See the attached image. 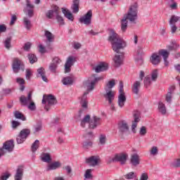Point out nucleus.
Returning a JSON list of instances; mask_svg holds the SVG:
<instances>
[{"label":"nucleus","instance_id":"f03ea898","mask_svg":"<svg viewBox=\"0 0 180 180\" xmlns=\"http://www.w3.org/2000/svg\"><path fill=\"white\" fill-rule=\"evenodd\" d=\"M137 3H134L130 6L129 10L127 15H124L123 19L121 20V30L122 33H124L127 30V20L134 23L137 19Z\"/></svg>","mask_w":180,"mask_h":180},{"label":"nucleus","instance_id":"37998d69","mask_svg":"<svg viewBox=\"0 0 180 180\" xmlns=\"http://www.w3.org/2000/svg\"><path fill=\"white\" fill-rule=\"evenodd\" d=\"M84 137L87 141H91L94 140V137H95V136L94 135V132L90 131L84 135Z\"/></svg>","mask_w":180,"mask_h":180},{"label":"nucleus","instance_id":"603ef678","mask_svg":"<svg viewBox=\"0 0 180 180\" xmlns=\"http://www.w3.org/2000/svg\"><path fill=\"white\" fill-rule=\"evenodd\" d=\"M151 155H157L158 154V148L157 146H153L150 149Z\"/></svg>","mask_w":180,"mask_h":180},{"label":"nucleus","instance_id":"393cba45","mask_svg":"<svg viewBox=\"0 0 180 180\" xmlns=\"http://www.w3.org/2000/svg\"><path fill=\"white\" fill-rule=\"evenodd\" d=\"M72 13H78L79 12V0H74L71 6Z\"/></svg>","mask_w":180,"mask_h":180},{"label":"nucleus","instance_id":"f3484780","mask_svg":"<svg viewBox=\"0 0 180 180\" xmlns=\"http://www.w3.org/2000/svg\"><path fill=\"white\" fill-rule=\"evenodd\" d=\"M140 161H141L140 155L137 153H134L130 157L129 163L132 167H137L140 165Z\"/></svg>","mask_w":180,"mask_h":180},{"label":"nucleus","instance_id":"6ab92c4d","mask_svg":"<svg viewBox=\"0 0 180 180\" xmlns=\"http://www.w3.org/2000/svg\"><path fill=\"white\" fill-rule=\"evenodd\" d=\"M158 54L154 53L151 55L150 58V61L151 64H153V65H158V64L161 63V55H160V53Z\"/></svg>","mask_w":180,"mask_h":180},{"label":"nucleus","instance_id":"b1692460","mask_svg":"<svg viewBox=\"0 0 180 180\" xmlns=\"http://www.w3.org/2000/svg\"><path fill=\"white\" fill-rule=\"evenodd\" d=\"M61 167V162L57 161L49 164L47 166L46 171H54L55 169H58Z\"/></svg>","mask_w":180,"mask_h":180},{"label":"nucleus","instance_id":"69168bd1","mask_svg":"<svg viewBox=\"0 0 180 180\" xmlns=\"http://www.w3.org/2000/svg\"><path fill=\"white\" fill-rule=\"evenodd\" d=\"M39 53H41V54H44L46 53V48L41 44L39 46Z\"/></svg>","mask_w":180,"mask_h":180},{"label":"nucleus","instance_id":"de8ad7c7","mask_svg":"<svg viewBox=\"0 0 180 180\" xmlns=\"http://www.w3.org/2000/svg\"><path fill=\"white\" fill-rule=\"evenodd\" d=\"M91 172H92V169H91L86 170V172L84 174V178H86V179H92L93 176Z\"/></svg>","mask_w":180,"mask_h":180},{"label":"nucleus","instance_id":"423d86ee","mask_svg":"<svg viewBox=\"0 0 180 180\" xmlns=\"http://www.w3.org/2000/svg\"><path fill=\"white\" fill-rule=\"evenodd\" d=\"M20 103H22V105H24L25 106H26L27 103H30L28 105V109H30V110H32V112L36 110V104L32 100V91H30L28 93L27 98H26V96L23 95L21 96L20 97Z\"/></svg>","mask_w":180,"mask_h":180},{"label":"nucleus","instance_id":"052dcab7","mask_svg":"<svg viewBox=\"0 0 180 180\" xmlns=\"http://www.w3.org/2000/svg\"><path fill=\"white\" fill-rule=\"evenodd\" d=\"M11 124H12L13 129H16V127H18V126H20V122L13 120L12 121Z\"/></svg>","mask_w":180,"mask_h":180},{"label":"nucleus","instance_id":"f257e3e1","mask_svg":"<svg viewBox=\"0 0 180 180\" xmlns=\"http://www.w3.org/2000/svg\"><path fill=\"white\" fill-rule=\"evenodd\" d=\"M108 41L110 42L113 51L117 54L113 58L114 67L119 68L122 64H123V60H122V56L123 53H120V51L126 47V41H124L116 32L113 30H110V34L108 37ZM120 54V55H117Z\"/></svg>","mask_w":180,"mask_h":180},{"label":"nucleus","instance_id":"bb28decb","mask_svg":"<svg viewBox=\"0 0 180 180\" xmlns=\"http://www.w3.org/2000/svg\"><path fill=\"white\" fill-rule=\"evenodd\" d=\"M57 8L55 10V15L56 16V20L58 23L60 25V26H64L65 25V22H64V18L63 16L60 15V11H57Z\"/></svg>","mask_w":180,"mask_h":180},{"label":"nucleus","instance_id":"09e8293b","mask_svg":"<svg viewBox=\"0 0 180 180\" xmlns=\"http://www.w3.org/2000/svg\"><path fill=\"white\" fill-rule=\"evenodd\" d=\"M41 131V124H37L34 126V134L39 133V131Z\"/></svg>","mask_w":180,"mask_h":180},{"label":"nucleus","instance_id":"8fccbe9b","mask_svg":"<svg viewBox=\"0 0 180 180\" xmlns=\"http://www.w3.org/2000/svg\"><path fill=\"white\" fill-rule=\"evenodd\" d=\"M144 85L146 88H148V86H150L151 85V78H150V77H145Z\"/></svg>","mask_w":180,"mask_h":180},{"label":"nucleus","instance_id":"a211bd4d","mask_svg":"<svg viewBox=\"0 0 180 180\" xmlns=\"http://www.w3.org/2000/svg\"><path fill=\"white\" fill-rule=\"evenodd\" d=\"M139 122H140V112L139 111H135L134 112V121L131 125L133 133H136V127H137V123H139Z\"/></svg>","mask_w":180,"mask_h":180},{"label":"nucleus","instance_id":"f704fd0d","mask_svg":"<svg viewBox=\"0 0 180 180\" xmlns=\"http://www.w3.org/2000/svg\"><path fill=\"white\" fill-rule=\"evenodd\" d=\"M45 37L49 43H53V41H54L55 36L51 32L45 30Z\"/></svg>","mask_w":180,"mask_h":180},{"label":"nucleus","instance_id":"a19ab883","mask_svg":"<svg viewBox=\"0 0 180 180\" xmlns=\"http://www.w3.org/2000/svg\"><path fill=\"white\" fill-rule=\"evenodd\" d=\"M99 143L101 146H105L106 144V135L101 134L98 138Z\"/></svg>","mask_w":180,"mask_h":180},{"label":"nucleus","instance_id":"0e129e2a","mask_svg":"<svg viewBox=\"0 0 180 180\" xmlns=\"http://www.w3.org/2000/svg\"><path fill=\"white\" fill-rule=\"evenodd\" d=\"M148 174L146 173H143L140 177V180H148Z\"/></svg>","mask_w":180,"mask_h":180},{"label":"nucleus","instance_id":"ea45409f","mask_svg":"<svg viewBox=\"0 0 180 180\" xmlns=\"http://www.w3.org/2000/svg\"><path fill=\"white\" fill-rule=\"evenodd\" d=\"M27 57L30 64H34V63H37V57L36 55L33 53H29Z\"/></svg>","mask_w":180,"mask_h":180},{"label":"nucleus","instance_id":"2f4dec72","mask_svg":"<svg viewBox=\"0 0 180 180\" xmlns=\"http://www.w3.org/2000/svg\"><path fill=\"white\" fill-rule=\"evenodd\" d=\"M140 86H141V83L139 81H136L132 86V92L135 95H139V92L140 91Z\"/></svg>","mask_w":180,"mask_h":180},{"label":"nucleus","instance_id":"680f3d73","mask_svg":"<svg viewBox=\"0 0 180 180\" xmlns=\"http://www.w3.org/2000/svg\"><path fill=\"white\" fill-rule=\"evenodd\" d=\"M9 176H11V174L9 173H4L1 177H0V180H6L8 179V178H9Z\"/></svg>","mask_w":180,"mask_h":180},{"label":"nucleus","instance_id":"c756f323","mask_svg":"<svg viewBox=\"0 0 180 180\" xmlns=\"http://www.w3.org/2000/svg\"><path fill=\"white\" fill-rule=\"evenodd\" d=\"M88 94L89 92H84L83 96L81 97L80 103L82 105V107L84 109H86V108H88V101H86L88 98L86 95H88Z\"/></svg>","mask_w":180,"mask_h":180},{"label":"nucleus","instance_id":"4be33fe9","mask_svg":"<svg viewBox=\"0 0 180 180\" xmlns=\"http://www.w3.org/2000/svg\"><path fill=\"white\" fill-rule=\"evenodd\" d=\"M108 68V64L106 63H101L98 65H96L95 68H93V70H95V72H102L103 71H106Z\"/></svg>","mask_w":180,"mask_h":180},{"label":"nucleus","instance_id":"473e14b6","mask_svg":"<svg viewBox=\"0 0 180 180\" xmlns=\"http://www.w3.org/2000/svg\"><path fill=\"white\" fill-rule=\"evenodd\" d=\"M41 160L44 162H47L48 164L51 162V155L49 153H44L41 155Z\"/></svg>","mask_w":180,"mask_h":180},{"label":"nucleus","instance_id":"4468645a","mask_svg":"<svg viewBox=\"0 0 180 180\" xmlns=\"http://www.w3.org/2000/svg\"><path fill=\"white\" fill-rule=\"evenodd\" d=\"M80 23L89 25L92 20V10H89L84 16L79 18Z\"/></svg>","mask_w":180,"mask_h":180},{"label":"nucleus","instance_id":"3c124183","mask_svg":"<svg viewBox=\"0 0 180 180\" xmlns=\"http://www.w3.org/2000/svg\"><path fill=\"white\" fill-rule=\"evenodd\" d=\"M63 169H65V171H66L68 175L71 174L72 172V167H71V166L70 165H66L63 167Z\"/></svg>","mask_w":180,"mask_h":180},{"label":"nucleus","instance_id":"c85d7f7f","mask_svg":"<svg viewBox=\"0 0 180 180\" xmlns=\"http://www.w3.org/2000/svg\"><path fill=\"white\" fill-rule=\"evenodd\" d=\"M74 76H68L62 79L63 85H72L74 84Z\"/></svg>","mask_w":180,"mask_h":180},{"label":"nucleus","instance_id":"774afa93","mask_svg":"<svg viewBox=\"0 0 180 180\" xmlns=\"http://www.w3.org/2000/svg\"><path fill=\"white\" fill-rule=\"evenodd\" d=\"M175 91V86H171L169 89L167 94H174V91Z\"/></svg>","mask_w":180,"mask_h":180},{"label":"nucleus","instance_id":"13d9d810","mask_svg":"<svg viewBox=\"0 0 180 180\" xmlns=\"http://www.w3.org/2000/svg\"><path fill=\"white\" fill-rule=\"evenodd\" d=\"M52 64H55V65H57L58 67V64L61 63V60L58 58V57H55L52 60Z\"/></svg>","mask_w":180,"mask_h":180},{"label":"nucleus","instance_id":"7ed1b4c3","mask_svg":"<svg viewBox=\"0 0 180 180\" xmlns=\"http://www.w3.org/2000/svg\"><path fill=\"white\" fill-rule=\"evenodd\" d=\"M116 85L115 79L109 81L104 87L105 94H103V98L108 103L112 104V102L115 101V91H112V89Z\"/></svg>","mask_w":180,"mask_h":180},{"label":"nucleus","instance_id":"a18cd8bd","mask_svg":"<svg viewBox=\"0 0 180 180\" xmlns=\"http://www.w3.org/2000/svg\"><path fill=\"white\" fill-rule=\"evenodd\" d=\"M11 41H12L11 37L6 38L4 41V46H5L6 49H7L8 50H9V49H11Z\"/></svg>","mask_w":180,"mask_h":180},{"label":"nucleus","instance_id":"864d4df0","mask_svg":"<svg viewBox=\"0 0 180 180\" xmlns=\"http://www.w3.org/2000/svg\"><path fill=\"white\" fill-rule=\"evenodd\" d=\"M140 136H146L147 134V128L146 127H141L139 131Z\"/></svg>","mask_w":180,"mask_h":180},{"label":"nucleus","instance_id":"bf43d9fd","mask_svg":"<svg viewBox=\"0 0 180 180\" xmlns=\"http://www.w3.org/2000/svg\"><path fill=\"white\" fill-rule=\"evenodd\" d=\"M172 4H170L169 6L171 9H178V4H176V2H175L174 0H172Z\"/></svg>","mask_w":180,"mask_h":180},{"label":"nucleus","instance_id":"79ce46f5","mask_svg":"<svg viewBox=\"0 0 180 180\" xmlns=\"http://www.w3.org/2000/svg\"><path fill=\"white\" fill-rule=\"evenodd\" d=\"M171 166L173 168H180V158L175 159L172 163Z\"/></svg>","mask_w":180,"mask_h":180},{"label":"nucleus","instance_id":"aec40b11","mask_svg":"<svg viewBox=\"0 0 180 180\" xmlns=\"http://www.w3.org/2000/svg\"><path fill=\"white\" fill-rule=\"evenodd\" d=\"M118 129L120 133L124 134V133H127V131H129V124H127L126 121H120L118 123Z\"/></svg>","mask_w":180,"mask_h":180},{"label":"nucleus","instance_id":"4c0bfd02","mask_svg":"<svg viewBox=\"0 0 180 180\" xmlns=\"http://www.w3.org/2000/svg\"><path fill=\"white\" fill-rule=\"evenodd\" d=\"M23 23L27 30H30V28L32 27V22L30 21V20L25 17L23 18Z\"/></svg>","mask_w":180,"mask_h":180},{"label":"nucleus","instance_id":"a878e982","mask_svg":"<svg viewBox=\"0 0 180 180\" xmlns=\"http://www.w3.org/2000/svg\"><path fill=\"white\" fill-rule=\"evenodd\" d=\"M158 110L159 113H161V115H167V107L165 106V104H164V103L162 101L158 103Z\"/></svg>","mask_w":180,"mask_h":180},{"label":"nucleus","instance_id":"1a4fd4ad","mask_svg":"<svg viewBox=\"0 0 180 180\" xmlns=\"http://www.w3.org/2000/svg\"><path fill=\"white\" fill-rule=\"evenodd\" d=\"M123 82L120 81L118 96V106H120V108H123L124 103H126V94L124 90H123Z\"/></svg>","mask_w":180,"mask_h":180},{"label":"nucleus","instance_id":"2eb2a0df","mask_svg":"<svg viewBox=\"0 0 180 180\" xmlns=\"http://www.w3.org/2000/svg\"><path fill=\"white\" fill-rule=\"evenodd\" d=\"M13 148H15V143L13 139H11L9 141H6L3 144L2 148H1L0 150L1 153L2 151H4V150H6V151H8V153H12V151H13Z\"/></svg>","mask_w":180,"mask_h":180},{"label":"nucleus","instance_id":"cd10ccee","mask_svg":"<svg viewBox=\"0 0 180 180\" xmlns=\"http://www.w3.org/2000/svg\"><path fill=\"white\" fill-rule=\"evenodd\" d=\"M62 12L67 19L71 20L72 22L74 21V15H72V13L70 11V10L62 8Z\"/></svg>","mask_w":180,"mask_h":180},{"label":"nucleus","instance_id":"e2e57ef3","mask_svg":"<svg viewBox=\"0 0 180 180\" xmlns=\"http://www.w3.org/2000/svg\"><path fill=\"white\" fill-rule=\"evenodd\" d=\"M18 20V17H16L15 15H13L11 16V21L10 22V25H15V22Z\"/></svg>","mask_w":180,"mask_h":180},{"label":"nucleus","instance_id":"5fc2aeb1","mask_svg":"<svg viewBox=\"0 0 180 180\" xmlns=\"http://www.w3.org/2000/svg\"><path fill=\"white\" fill-rule=\"evenodd\" d=\"M57 65L54 63H51L49 65V70L51 72H56V70H57Z\"/></svg>","mask_w":180,"mask_h":180},{"label":"nucleus","instance_id":"9d476101","mask_svg":"<svg viewBox=\"0 0 180 180\" xmlns=\"http://www.w3.org/2000/svg\"><path fill=\"white\" fill-rule=\"evenodd\" d=\"M30 136V129H23L20 131V134L16 138V141L18 144H22L27 137Z\"/></svg>","mask_w":180,"mask_h":180},{"label":"nucleus","instance_id":"7c9ffc66","mask_svg":"<svg viewBox=\"0 0 180 180\" xmlns=\"http://www.w3.org/2000/svg\"><path fill=\"white\" fill-rule=\"evenodd\" d=\"M22 178H23V168L22 167H19L17 169L16 173L14 176V179L22 180Z\"/></svg>","mask_w":180,"mask_h":180},{"label":"nucleus","instance_id":"338daca9","mask_svg":"<svg viewBox=\"0 0 180 180\" xmlns=\"http://www.w3.org/2000/svg\"><path fill=\"white\" fill-rule=\"evenodd\" d=\"M73 48L75 50H78V49H81V44H79L78 42H75L73 44Z\"/></svg>","mask_w":180,"mask_h":180},{"label":"nucleus","instance_id":"4d7b16f0","mask_svg":"<svg viewBox=\"0 0 180 180\" xmlns=\"http://www.w3.org/2000/svg\"><path fill=\"white\" fill-rule=\"evenodd\" d=\"M165 101L167 102V103H171V102H172V94L167 93Z\"/></svg>","mask_w":180,"mask_h":180},{"label":"nucleus","instance_id":"6e6552de","mask_svg":"<svg viewBox=\"0 0 180 180\" xmlns=\"http://www.w3.org/2000/svg\"><path fill=\"white\" fill-rule=\"evenodd\" d=\"M129 158V155L124 153L115 154L110 158L109 162H120L121 165H124Z\"/></svg>","mask_w":180,"mask_h":180},{"label":"nucleus","instance_id":"5701e85b","mask_svg":"<svg viewBox=\"0 0 180 180\" xmlns=\"http://www.w3.org/2000/svg\"><path fill=\"white\" fill-rule=\"evenodd\" d=\"M159 55L162 56L164 61H165V65L166 67H168V64H169V63L168 62V60L167 59L169 56V52L165 51V49H161L159 51Z\"/></svg>","mask_w":180,"mask_h":180},{"label":"nucleus","instance_id":"e433bc0d","mask_svg":"<svg viewBox=\"0 0 180 180\" xmlns=\"http://www.w3.org/2000/svg\"><path fill=\"white\" fill-rule=\"evenodd\" d=\"M14 116L15 119H19L20 120H22V122L26 121V117H25V115L19 111H15Z\"/></svg>","mask_w":180,"mask_h":180},{"label":"nucleus","instance_id":"6e6d98bb","mask_svg":"<svg viewBox=\"0 0 180 180\" xmlns=\"http://www.w3.org/2000/svg\"><path fill=\"white\" fill-rule=\"evenodd\" d=\"M31 47H32V43L27 42L25 44L23 49H24L25 51H29V50H30Z\"/></svg>","mask_w":180,"mask_h":180},{"label":"nucleus","instance_id":"dca6fc26","mask_svg":"<svg viewBox=\"0 0 180 180\" xmlns=\"http://www.w3.org/2000/svg\"><path fill=\"white\" fill-rule=\"evenodd\" d=\"M99 161H101V158L96 155L86 158V163L89 164L90 167H96V165H99Z\"/></svg>","mask_w":180,"mask_h":180},{"label":"nucleus","instance_id":"58836bf2","mask_svg":"<svg viewBox=\"0 0 180 180\" xmlns=\"http://www.w3.org/2000/svg\"><path fill=\"white\" fill-rule=\"evenodd\" d=\"M39 146H40V141L39 140H36L31 146V150L32 151V153H36Z\"/></svg>","mask_w":180,"mask_h":180},{"label":"nucleus","instance_id":"72a5a7b5","mask_svg":"<svg viewBox=\"0 0 180 180\" xmlns=\"http://www.w3.org/2000/svg\"><path fill=\"white\" fill-rule=\"evenodd\" d=\"M57 8V11L59 12L60 8L57 6H53V10H49L48 12L46 13V16L48 19H53V16L54 15V13H56V8Z\"/></svg>","mask_w":180,"mask_h":180},{"label":"nucleus","instance_id":"412c9836","mask_svg":"<svg viewBox=\"0 0 180 180\" xmlns=\"http://www.w3.org/2000/svg\"><path fill=\"white\" fill-rule=\"evenodd\" d=\"M37 77L38 78H41L44 82H47V77H46V70L44 69V68H39L37 70Z\"/></svg>","mask_w":180,"mask_h":180},{"label":"nucleus","instance_id":"c03bdc74","mask_svg":"<svg viewBox=\"0 0 180 180\" xmlns=\"http://www.w3.org/2000/svg\"><path fill=\"white\" fill-rule=\"evenodd\" d=\"M124 176L125 179H134V178H137V176L133 172L125 174Z\"/></svg>","mask_w":180,"mask_h":180},{"label":"nucleus","instance_id":"20e7f679","mask_svg":"<svg viewBox=\"0 0 180 180\" xmlns=\"http://www.w3.org/2000/svg\"><path fill=\"white\" fill-rule=\"evenodd\" d=\"M102 119L99 117L94 116L93 119L91 120V115H87L84 117V118L81 121V126L82 127H85V124L86 123H89V129H96L98 126L101 124Z\"/></svg>","mask_w":180,"mask_h":180},{"label":"nucleus","instance_id":"0eeeda50","mask_svg":"<svg viewBox=\"0 0 180 180\" xmlns=\"http://www.w3.org/2000/svg\"><path fill=\"white\" fill-rule=\"evenodd\" d=\"M101 79H102V77H96L95 75L89 77V79L84 83V88L87 89L86 92L89 93L91 91H94V89H95V84H98Z\"/></svg>","mask_w":180,"mask_h":180},{"label":"nucleus","instance_id":"39448f33","mask_svg":"<svg viewBox=\"0 0 180 180\" xmlns=\"http://www.w3.org/2000/svg\"><path fill=\"white\" fill-rule=\"evenodd\" d=\"M42 103L44 105L47 103L45 105L44 109L45 110H46V112H49L51 106L54 105H57V98L53 94H49V95L44 94L43 96Z\"/></svg>","mask_w":180,"mask_h":180},{"label":"nucleus","instance_id":"f8f14e48","mask_svg":"<svg viewBox=\"0 0 180 180\" xmlns=\"http://www.w3.org/2000/svg\"><path fill=\"white\" fill-rule=\"evenodd\" d=\"M77 62L75 56H69L65 63V73L71 72V67Z\"/></svg>","mask_w":180,"mask_h":180},{"label":"nucleus","instance_id":"ddd939ff","mask_svg":"<svg viewBox=\"0 0 180 180\" xmlns=\"http://www.w3.org/2000/svg\"><path fill=\"white\" fill-rule=\"evenodd\" d=\"M180 18L173 15L171 16L170 20L169 21V25H170V32L172 34L176 32V30H178V27L175 25L176 22L179 20Z\"/></svg>","mask_w":180,"mask_h":180},{"label":"nucleus","instance_id":"9b49d317","mask_svg":"<svg viewBox=\"0 0 180 180\" xmlns=\"http://www.w3.org/2000/svg\"><path fill=\"white\" fill-rule=\"evenodd\" d=\"M12 67L13 70L15 74H17V72H19L20 70H21L22 71H25V65L18 58H13Z\"/></svg>","mask_w":180,"mask_h":180},{"label":"nucleus","instance_id":"49530a36","mask_svg":"<svg viewBox=\"0 0 180 180\" xmlns=\"http://www.w3.org/2000/svg\"><path fill=\"white\" fill-rule=\"evenodd\" d=\"M152 81H157V78H158V70H154L151 73Z\"/></svg>","mask_w":180,"mask_h":180},{"label":"nucleus","instance_id":"c9c22d12","mask_svg":"<svg viewBox=\"0 0 180 180\" xmlns=\"http://www.w3.org/2000/svg\"><path fill=\"white\" fill-rule=\"evenodd\" d=\"M92 146H94V142H92V141L86 140L82 143V147L84 150H89Z\"/></svg>","mask_w":180,"mask_h":180}]
</instances>
